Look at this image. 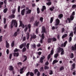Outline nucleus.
Listing matches in <instances>:
<instances>
[{
  "instance_id": "nucleus-29",
  "label": "nucleus",
  "mask_w": 76,
  "mask_h": 76,
  "mask_svg": "<svg viewBox=\"0 0 76 76\" xmlns=\"http://www.w3.org/2000/svg\"><path fill=\"white\" fill-rule=\"evenodd\" d=\"M46 4L48 6H50L52 4V2L51 1L48 2L46 3Z\"/></svg>"
},
{
  "instance_id": "nucleus-35",
  "label": "nucleus",
  "mask_w": 76,
  "mask_h": 76,
  "mask_svg": "<svg viewBox=\"0 0 76 76\" xmlns=\"http://www.w3.org/2000/svg\"><path fill=\"white\" fill-rule=\"evenodd\" d=\"M26 48H23L22 50V51L23 53H24V52H26Z\"/></svg>"
},
{
  "instance_id": "nucleus-30",
  "label": "nucleus",
  "mask_w": 76,
  "mask_h": 76,
  "mask_svg": "<svg viewBox=\"0 0 76 76\" xmlns=\"http://www.w3.org/2000/svg\"><path fill=\"white\" fill-rule=\"evenodd\" d=\"M54 51L53 49H52V50L51 51V52L50 54L51 55H52L54 54Z\"/></svg>"
},
{
  "instance_id": "nucleus-61",
  "label": "nucleus",
  "mask_w": 76,
  "mask_h": 76,
  "mask_svg": "<svg viewBox=\"0 0 76 76\" xmlns=\"http://www.w3.org/2000/svg\"><path fill=\"white\" fill-rule=\"evenodd\" d=\"M6 19L5 18H4V23L5 24L6 23Z\"/></svg>"
},
{
  "instance_id": "nucleus-44",
  "label": "nucleus",
  "mask_w": 76,
  "mask_h": 76,
  "mask_svg": "<svg viewBox=\"0 0 76 76\" xmlns=\"http://www.w3.org/2000/svg\"><path fill=\"white\" fill-rule=\"evenodd\" d=\"M12 57V53H10L9 55V58L11 59Z\"/></svg>"
},
{
  "instance_id": "nucleus-3",
  "label": "nucleus",
  "mask_w": 76,
  "mask_h": 76,
  "mask_svg": "<svg viewBox=\"0 0 76 76\" xmlns=\"http://www.w3.org/2000/svg\"><path fill=\"white\" fill-rule=\"evenodd\" d=\"M74 19V16L71 15L70 16V18H67V20L69 21V23H70L71 22V21H72Z\"/></svg>"
},
{
  "instance_id": "nucleus-21",
  "label": "nucleus",
  "mask_w": 76,
  "mask_h": 76,
  "mask_svg": "<svg viewBox=\"0 0 76 76\" xmlns=\"http://www.w3.org/2000/svg\"><path fill=\"white\" fill-rule=\"evenodd\" d=\"M12 14H15V12H16V8H15V9H13L12 10Z\"/></svg>"
},
{
  "instance_id": "nucleus-33",
  "label": "nucleus",
  "mask_w": 76,
  "mask_h": 76,
  "mask_svg": "<svg viewBox=\"0 0 76 76\" xmlns=\"http://www.w3.org/2000/svg\"><path fill=\"white\" fill-rule=\"evenodd\" d=\"M68 43L67 41H65L64 43V47H65L66 45Z\"/></svg>"
},
{
  "instance_id": "nucleus-16",
  "label": "nucleus",
  "mask_w": 76,
  "mask_h": 76,
  "mask_svg": "<svg viewBox=\"0 0 76 76\" xmlns=\"http://www.w3.org/2000/svg\"><path fill=\"white\" fill-rule=\"evenodd\" d=\"M31 47L32 48H33V49L36 48V45L34 43L33 45H31Z\"/></svg>"
},
{
  "instance_id": "nucleus-47",
  "label": "nucleus",
  "mask_w": 76,
  "mask_h": 76,
  "mask_svg": "<svg viewBox=\"0 0 76 76\" xmlns=\"http://www.w3.org/2000/svg\"><path fill=\"white\" fill-rule=\"evenodd\" d=\"M20 6H18V12H20Z\"/></svg>"
},
{
  "instance_id": "nucleus-31",
  "label": "nucleus",
  "mask_w": 76,
  "mask_h": 76,
  "mask_svg": "<svg viewBox=\"0 0 76 76\" xmlns=\"http://www.w3.org/2000/svg\"><path fill=\"white\" fill-rule=\"evenodd\" d=\"M8 10L7 8H5L3 10V12L4 13H6Z\"/></svg>"
},
{
  "instance_id": "nucleus-60",
  "label": "nucleus",
  "mask_w": 76,
  "mask_h": 76,
  "mask_svg": "<svg viewBox=\"0 0 76 76\" xmlns=\"http://www.w3.org/2000/svg\"><path fill=\"white\" fill-rule=\"evenodd\" d=\"M51 58V55L50 54H49L47 56L48 59H50Z\"/></svg>"
},
{
  "instance_id": "nucleus-39",
  "label": "nucleus",
  "mask_w": 76,
  "mask_h": 76,
  "mask_svg": "<svg viewBox=\"0 0 76 76\" xmlns=\"http://www.w3.org/2000/svg\"><path fill=\"white\" fill-rule=\"evenodd\" d=\"M42 39H45L44 34L42 33L41 35Z\"/></svg>"
},
{
  "instance_id": "nucleus-58",
  "label": "nucleus",
  "mask_w": 76,
  "mask_h": 76,
  "mask_svg": "<svg viewBox=\"0 0 76 76\" xmlns=\"http://www.w3.org/2000/svg\"><path fill=\"white\" fill-rule=\"evenodd\" d=\"M64 69V67L63 66H61L60 68V71H62L63 69Z\"/></svg>"
},
{
  "instance_id": "nucleus-6",
  "label": "nucleus",
  "mask_w": 76,
  "mask_h": 76,
  "mask_svg": "<svg viewBox=\"0 0 76 76\" xmlns=\"http://www.w3.org/2000/svg\"><path fill=\"white\" fill-rule=\"evenodd\" d=\"M20 25L19 26V27H20L21 26L22 27V28H25V26L22 23V21L21 20H20Z\"/></svg>"
},
{
  "instance_id": "nucleus-57",
  "label": "nucleus",
  "mask_w": 76,
  "mask_h": 76,
  "mask_svg": "<svg viewBox=\"0 0 76 76\" xmlns=\"http://www.w3.org/2000/svg\"><path fill=\"white\" fill-rule=\"evenodd\" d=\"M53 71L52 70H50L49 71V74L50 75H52L53 74Z\"/></svg>"
},
{
  "instance_id": "nucleus-15",
  "label": "nucleus",
  "mask_w": 76,
  "mask_h": 76,
  "mask_svg": "<svg viewBox=\"0 0 76 76\" xmlns=\"http://www.w3.org/2000/svg\"><path fill=\"white\" fill-rule=\"evenodd\" d=\"M24 67H23V68H21L20 69V74H23V70H24Z\"/></svg>"
},
{
  "instance_id": "nucleus-4",
  "label": "nucleus",
  "mask_w": 76,
  "mask_h": 76,
  "mask_svg": "<svg viewBox=\"0 0 76 76\" xmlns=\"http://www.w3.org/2000/svg\"><path fill=\"white\" fill-rule=\"evenodd\" d=\"M60 23V20L58 18H57L56 21L55 26H58Z\"/></svg>"
},
{
  "instance_id": "nucleus-9",
  "label": "nucleus",
  "mask_w": 76,
  "mask_h": 76,
  "mask_svg": "<svg viewBox=\"0 0 76 76\" xmlns=\"http://www.w3.org/2000/svg\"><path fill=\"white\" fill-rule=\"evenodd\" d=\"M15 15L14 14H12L11 15H10L9 16V18L10 19H12L15 18Z\"/></svg>"
},
{
  "instance_id": "nucleus-53",
  "label": "nucleus",
  "mask_w": 76,
  "mask_h": 76,
  "mask_svg": "<svg viewBox=\"0 0 76 76\" xmlns=\"http://www.w3.org/2000/svg\"><path fill=\"white\" fill-rule=\"evenodd\" d=\"M64 50H62L61 52V55H63L64 54Z\"/></svg>"
},
{
  "instance_id": "nucleus-22",
  "label": "nucleus",
  "mask_w": 76,
  "mask_h": 76,
  "mask_svg": "<svg viewBox=\"0 0 76 76\" xmlns=\"http://www.w3.org/2000/svg\"><path fill=\"white\" fill-rule=\"evenodd\" d=\"M44 58H43V57H41L40 60V62L41 63H42L43 62V61L44 59Z\"/></svg>"
},
{
  "instance_id": "nucleus-28",
  "label": "nucleus",
  "mask_w": 76,
  "mask_h": 76,
  "mask_svg": "<svg viewBox=\"0 0 76 76\" xmlns=\"http://www.w3.org/2000/svg\"><path fill=\"white\" fill-rule=\"evenodd\" d=\"M53 18L54 17H52L51 18H50V23H52L53 21Z\"/></svg>"
},
{
  "instance_id": "nucleus-17",
  "label": "nucleus",
  "mask_w": 76,
  "mask_h": 76,
  "mask_svg": "<svg viewBox=\"0 0 76 76\" xmlns=\"http://www.w3.org/2000/svg\"><path fill=\"white\" fill-rule=\"evenodd\" d=\"M46 7L45 6H43L42 8L41 9L42 12H43L44 11V10H46Z\"/></svg>"
},
{
  "instance_id": "nucleus-38",
  "label": "nucleus",
  "mask_w": 76,
  "mask_h": 76,
  "mask_svg": "<svg viewBox=\"0 0 76 76\" xmlns=\"http://www.w3.org/2000/svg\"><path fill=\"white\" fill-rule=\"evenodd\" d=\"M63 16V14H60L59 16H58V18H62Z\"/></svg>"
},
{
  "instance_id": "nucleus-14",
  "label": "nucleus",
  "mask_w": 76,
  "mask_h": 76,
  "mask_svg": "<svg viewBox=\"0 0 76 76\" xmlns=\"http://www.w3.org/2000/svg\"><path fill=\"white\" fill-rule=\"evenodd\" d=\"M31 12V9L28 10L27 11H26V14H30Z\"/></svg>"
},
{
  "instance_id": "nucleus-12",
  "label": "nucleus",
  "mask_w": 76,
  "mask_h": 76,
  "mask_svg": "<svg viewBox=\"0 0 76 76\" xmlns=\"http://www.w3.org/2000/svg\"><path fill=\"white\" fill-rule=\"evenodd\" d=\"M13 56L14 57H18L19 55V53L18 52H17V53H16L15 52L14 53H13Z\"/></svg>"
},
{
  "instance_id": "nucleus-25",
  "label": "nucleus",
  "mask_w": 76,
  "mask_h": 76,
  "mask_svg": "<svg viewBox=\"0 0 76 76\" xmlns=\"http://www.w3.org/2000/svg\"><path fill=\"white\" fill-rule=\"evenodd\" d=\"M58 26H56L55 27L54 26H53L52 27V30H54L55 29H58Z\"/></svg>"
},
{
  "instance_id": "nucleus-48",
  "label": "nucleus",
  "mask_w": 76,
  "mask_h": 76,
  "mask_svg": "<svg viewBox=\"0 0 76 76\" xmlns=\"http://www.w3.org/2000/svg\"><path fill=\"white\" fill-rule=\"evenodd\" d=\"M40 72H43L44 71L43 68L42 67L40 68Z\"/></svg>"
},
{
  "instance_id": "nucleus-40",
  "label": "nucleus",
  "mask_w": 76,
  "mask_h": 76,
  "mask_svg": "<svg viewBox=\"0 0 76 76\" xmlns=\"http://www.w3.org/2000/svg\"><path fill=\"white\" fill-rule=\"evenodd\" d=\"M15 44V41H13L12 42V43H11V47H13L14 45Z\"/></svg>"
},
{
  "instance_id": "nucleus-23",
  "label": "nucleus",
  "mask_w": 76,
  "mask_h": 76,
  "mask_svg": "<svg viewBox=\"0 0 76 76\" xmlns=\"http://www.w3.org/2000/svg\"><path fill=\"white\" fill-rule=\"evenodd\" d=\"M52 42H56L57 41V39L55 37L52 38Z\"/></svg>"
},
{
  "instance_id": "nucleus-49",
  "label": "nucleus",
  "mask_w": 76,
  "mask_h": 76,
  "mask_svg": "<svg viewBox=\"0 0 76 76\" xmlns=\"http://www.w3.org/2000/svg\"><path fill=\"white\" fill-rule=\"evenodd\" d=\"M30 75L31 76H34V74L33 73L31 72H30Z\"/></svg>"
},
{
  "instance_id": "nucleus-19",
  "label": "nucleus",
  "mask_w": 76,
  "mask_h": 76,
  "mask_svg": "<svg viewBox=\"0 0 76 76\" xmlns=\"http://www.w3.org/2000/svg\"><path fill=\"white\" fill-rule=\"evenodd\" d=\"M64 50L63 48H59V49H58V52H60Z\"/></svg>"
},
{
  "instance_id": "nucleus-36",
  "label": "nucleus",
  "mask_w": 76,
  "mask_h": 76,
  "mask_svg": "<svg viewBox=\"0 0 76 76\" xmlns=\"http://www.w3.org/2000/svg\"><path fill=\"white\" fill-rule=\"evenodd\" d=\"M55 9V7H54L53 6L50 8V10L52 11H53V9Z\"/></svg>"
},
{
  "instance_id": "nucleus-34",
  "label": "nucleus",
  "mask_w": 76,
  "mask_h": 76,
  "mask_svg": "<svg viewBox=\"0 0 76 76\" xmlns=\"http://www.w3.org/2000/svg\"><path fill=\"white\" fill-rule=\"evenodd\" d=\"M30 45V43H28L26 45V47L27 49H29V45Z\"/></svg>"
},
{
  "instance_id": "nucleus-32",
  "label": "nucleus",
  "mask_w": 76,
  "mask_h": 76,
  "mask_svg": "<svg viewBox=\"0 0 76 76\" xmlns=\"http://www.w3.org/2000/svg\"><path fill=\"white\" fill-rule=\"evenodd\" d=\"M18 35V33L17 31H16L13 34L14 37H16Z\"/></svg>"
},
{
  "instance_id": "nucleus-26",
  "label": "nucleus",
  "mask_w": 76,
  "mask_h": 76,
  "mask_svg": "<svg viewBox=\"0 0 76 76\" xmlns=\"http://www.w3.org/2000/svg\"><path fill=\"white\" fill-rule=\"evenodd\" d=\"M58 61L57 60H56V59H55V60H54L53 61V62L52 63L54 65L55 63H58Z\"/></svg>"
},
{
  "instance_id": "nucleus-5",
  "label": "nucleus",
  "mask_w": 76,
  "mask_h": 76,
  "mask_svg": "<svg viewBox=\"0 0 76 76\" xmlns=\"http://www.w3.org/2000/svg\"><path fill=\"white\" fill-rule=\"evenodd\" d=\"M41 33H45V34L47 33V32L46 30V28L44 26H43L42 27V31H41Z\"/></svg>"
},
{
  "instance_id": "nucleus-63",
  "label": "nucleus",
  "mask_w": 76,
  "mask_h": 76,
  "mask_svg": "<svg viewBox=\"0 0 76 76\" xmlns=\"http://www.w3.org/2000/svg\"><path fill=\"white\" fill-rule=\"evenodd\" d=\"M26 37L25 36H24L23 39V41H26Z\"/></svg>"
},
{
  "instance_id": "nucleus-2",
  "label": "nucleus",
  "mask_w": 76,
  "mask_h": 76,
  "mask_svg": "<svg viewBox=\"0 0 76 76\" xmlns=\"http://www.w3.org/2000/svg\"><path fill=\"white\" fill-rule=\"evenodd\" d=\"M34 74L37 76H39L41 75L40 72L37 69H34Z\"/></svg>"
},
{
  "instance_id": "nucleus-52",
  "label": "nucleus",
  "mask_w": 76,
  "mask_h": 76,
  "mask_svg": "<svg viewBox=\"0 0 76 76\" xmlns=\"http://www.w3.org/2000/svg\"><path fill=\"white\" fill-rule=\"evenodd\" d=\"M31 25L30 24H29L28 25V29L31 28Z\"/></svg>"
},
{
  "instance_id": "nucleus-24",
  "label": "nucleus",
  "mask_w": 76,
  "mask_h": 76,
  "mask_svg": "<svg viewBox=\"0 0 76 76\" xmlns=\"http://www.w3.org/2000/svg\"><path fill=\"white\" fill-rule=\"evenodd\" d=\"M23 58H25V59H24V60H23V62H25V61H26L27 60V56H26V55H24L23 56Z\"/></svg>"
},
{
  "instance_id": "nucleus-11",
  "label": "nucleus",
  "mask_w": 76,
  "mask_h": 76,
  "mask_svg": "<svg viewBox=\"0 0 76 76\" xmlns=\"http://www.w3.org/2000/svg\"><path fill=\"white\" fill-rule=\"evenodd\" d=\"M6 48H9L10 47V44L8 43L7 40L6 41Z\"/></svg>"
},
{
  "instance_id": "nucleus-7",
  "label": "nucleus",
  "mask_w": 76,
  "mask_h": 76,
  "mask_svg": "<svg viewBox=\"0 0 76 76\" xmlns=\"http://www.w3.org/2000/svg\"><path fill=\"white\" fill-rule=\"evenodd\" d=\"M31 37L30 38V40H31V39H35L37 38V36L36 35H34V34H33V35H31Z\"/></svg>"
},
{
  "instance_id": "nucleus-42",
  "label": "nucleus",
  "mask_w": 76,
  "mask_h": 76,
  "mask_svg": "<svg viewBox=\"0 0 76 76\" xmlns=\"http://www.w3.org/2000/svg\"><path fill=\"white\" fill-rule=\"evenodd\" d=\"M73 57H74V55L73 54V53H72L70 55V58H73Z\"/></svg>"
},
{
  "instance_id": "nucleus-1",
  "label": "nucleus",
  "mask_w": 76,
  "mask_h": 76,
  "mask_svg": "<svg viewBox=\"0 0 76 76\" xmlns=\"http://www.w3.org/2000/svg\"><path fill=\"white\" fill-rule=\"evenodd\" d=\"M13 26H15L16 27H18V22L16 21V20H13L11 22V23L10 24L11 28H13Z\"/></svg>"
},
{
  "instance_id": "nucleus-56",
  "label": "nucleus",
  "mask_w": 76,
  "mask_h": 76,
  "mask_svg": "<svg viewBox=\"0 0 76 76\" xmlns=\"http://www.w3.org/2000/svg\"><path fill=\"white\" fill-rule=\"evenodd\" d=\"M38 30H39V28H37L36 29V33L37 34H38V32H39Z\"/></svg>"
},
{
  "instance_id": "nucleus-10",
  "label": "nucleus",
  "mask_w": 76,
  "mask_h": 76,
  "mask_svg": "<svg viewBox=\"0 0 76 76\" xmlns=\"http://www.w3.org/2000/svg\"><path fill=\"white\" fill-rule=\"evenodd\" d=\"M26 10L25 9H24L23 10H22L21 12V14L22 15H25V13Z\"/></svg>"
},
{
  "instance_id": "nucleus-46",
  "label": "nucleus",
  "mask_w": 76,
  "mask_h": 76,
  "mask_svg": "<svg viewBox=\"0 0 76 76\" xmlns=\"http://www.w3.org/2000/svg\"><path fill=\"white\" fill-rule=\"evenodd\" d=\"M61 33H63L65 31V29L64 27H63L61 29Z\"/></svg>"
},
{
  "instance_id": "nucleus-51",
  "label": "nucleus",
  "mask_w": 76,
  "mask_h": 76,
  "mask_svg": "<svg viewBox=\"0 0 76 76\" xmlns=\"http://www.w3.org/2000/svg\"><path fill=\"white\" fill-rule=\"evenodd\" d=\"M34 17H33L31 18L30 19V21H33L34 20Z\"/></svg>"
},
{
  "instance_id": "nucleus-37",
  "label": "nucleus",
  "mask_w": 76,
  "mask_h": 76,
  "mask_svg": "<svg viewBox=\"0 0 76 76\" xmlns=\"http://www.w3.org/2000/svg\"><path fill=\"white\" fill-rule=\"evenodd\" d=\"M72 66L73 67L71 69V70H73L75 68V64H72Z\"/></svg>"
},
{
  "instance_id": "nucleus-20",
  "label": "nucleus",
  "mask_w": 76,
  "mask_h": 76,
  "mask_svg": "<svg viewBox=\"0 0 76 76\" xmlns=\"http://www.w3.org/2000/svg\"><path fill=\"white\" fill-rule=\"evenodd\" d=\"M52 41V38H48V43H50Z\"/></svg>"
},
{
  "instance_id": "nucleus-8",
  "label": "nucleus",
  "mask_w": 76,
  "mask_h": 76,
  "mask_svg": "<svg viewBox=\"0 0 76 76\" xmlns=\"http://www.w3.org/2000/svg\"><path fill=\"white\" fill-rule=\"evenodd\" d=\"M71 49L72 50L74 51H76V43L74 45V47L73 46L71 47Z\"/></svg>"
},
{
  "instance_id": "nucleus-62",
  "label": "nucleus",
  "mask_w": 76,
  "mask_h": 76,
  "mask_svg": "<svg viewBox=\"0 0 76 76\" xmlns=\"http://www.w3.org/2000/svg\"><path fill=\"white\" fill-rule=\"evenodd\" d=\"M28 30V27H26L24 29V31L25 32H26L27 30Z\"/></svg>"
},
{
  "instance_id": "nucleus-41",
  "label": "nucleus",
  "mask_w": 76,
  "mask_h": 76,
  "mask_svg": "<svg viewBox=\"0 0 76 76\" xmlns=\"http://www.w3.org/2000/svg\"><path fill=\"white\" fill-rule=\"evenodd\" d=\"M58 53H56L54 55V57L55 58H57L58 57Z\"/></svg>"
},
{
  "instance_id": "nucleus-18",
  "label": "nucleus",
  "mask_w": 76,
  "mask_h": 76,
  "mask_svg": "<svg viewBox=\"0 0 76 76\" xmlns=\"http://www.w3.org/2000/svg\"><path fill=\"white\" fill-rule=\"evenodd\" d=\"M39 24V21L37 22V20H36L34 23V25H36V26L37 27L38 26Z\"/></svg>"
},
{
  "instance_id": "nucleus-55",
  "label": "nucleus",
  "mask_w": 76,
  "mask_h": 76,
  "mask_svg": "<svg viewBox=\"0 0 76 76\" xmlns=\"http://www.w3.org/2000/svg\"><path fill=\"white\" fill-rule=\"evenodd\" d=\"M23 45L22 44H21V45H20V47H19V48L20 49H22V48H23Z\"/></svg>"
},
{
  "instance_id": "nucleus-59",
  "label": "nucleus",
  "mask_w": 76,
  "mask_h": 76,
  "mask_svg": "<svg viewBox=\"0 0 76 76\" xmlns=\"http://www.w3.org/2000/svg\"><path fill=\"white\" fill-rule=\"evenodd\" d=\"M18 49L17 48H16L14 50V52H18Z\"/></svg>"
},
{
  "instance_id": "nucleus-45",
  "label": "nucleus",
  "mask_w": 76,
  "mask_h": 76,
  "mask_svg": "<svg viewBox=\"0 0 76 76\" xmlns=\"http://www.w3.org/2000/svg\"><path fill=\"white\" fill-rule=\"evenodd\" d=\"M43 17H40L39 19L40 21H41V23L43 22Z\"/></svg>"
},
{
  "instance_id": "nucleus-13",
  "label": "nucleus",
  "mask_w": 76,
  "mask_h": 76,
  "mask_svg": "<svg viewBox=\"0 0 76 76\" xmlns=\"http://www.w3.org/2000/svg\"><path fill=\"white\" fill-rule=\"evenodd\" d=\"M9 69L10 71H13L14 69V68L12 66H9Z\"/></svg>"
},
{
  "instance_id": "nucleus-50",
  "label": "nucleus",
  "mask_w": 76,
  "mask_h": 76,
  "mask_svg": "<svg viewBox=\"0 0 76 76\" xmlns=\"http://www.w3.org/2000/svg\"><path fill=\"white\" fill-rule=\"evenodd\" d=\"M49 69V67L46 66H45L44 69L45 70L48 69Z\"/></svg>"
},
{
  "instance_id": "nucleus-27",
  "label": "nucleus",
  "mask_w": 76,
  "mask_h": 76,
  "mask_svg": "<svg viewBox=\"0 0 76 76\" xmlns=\"http://www.w3.org/2000/svg\"><path fill=\"white\" fill-rule=\"evenodd\" d=\"M67 36H68V35L67 34H64L62 36V38L64 39V38H66V37H67Z\"/></svg>"
},
{
  "instance_id": "nucleus-43",
  "label": "nucleus",
  "mask_w": 76,
  "mask_h": 76,
  "mask_svg": "<svg viewBox=\"0 0 76 76\" xmlns=\"http://www.w3.org/2000/svg\"><path fill=\"white\" fill-rule=\"evenodd\" d=\"M73 36V33L72 31L69 34V36H72V37Z\"/></svg>"
},
{
  "instance_id": "nucleus-64",
  "label": "nucleus",
  "mask_w": 76,
  "mask_h": 76,
  "mask_svg": "<svg viewBox=\"0 0 76 76\" xmlns=\"http://www.w3.org/2000/svg\"><path fill=\"white\" fill-rule=\"evenodd\" d=\"M30 72H28L26 74V76H28L29 75H30Z\"/></svg>"
},
{
  "instance_id": "nucleus-54",
  "label": "nucleus",
  "mask_w": 76,
  "mask_h": 76,
  "mask_svg": "<svg viewBox=\"0 0 76 76\" xmlns=\"http://www.w3.org/2000/svg\"><path fill=\"white\" fill-rule=\"evenodd\" d=\"M76 8V5L74 4L72 6V8L73 9H75Z\"/></svg>"
}]
</instances>
